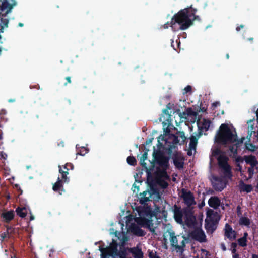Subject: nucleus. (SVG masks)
<instances>
[{"instance_id": "1", "label": "nucleus", "mask_w": 258, "mask_h": 258, "mask_svg": "<svg viewBox=\"0 0 258 258\" xmlns=\"http://www.w3.org/2000/svg\"><path fill=\"white\" fill-rule=\"evenodd\" d=\"M174 218L177 222L180 224H186L188 226L194 228L191 232V236L194 239L200 241H204L206 236L204 232L201 229L202 225L201 220L197 222L195 216L190 212L185 211L182 212L178 208H175L174 210Z\"/></svg>"}, {"instance_id": "2", "label": "nucleus", "mask_w": 258, "mask_h": 258, "mask_svg": "<svg viewBox=\"0 0 258 258\" xmlns=\"http://www.w3.org/2000/svg\"><path fill=\"white\" fill-rule=\"evenodd\" d=\"M195 10L186 8L180 11L174 16L170 22V27L173 31L178 29L185 30L192 25V21L195 19Z\"/></svg>"}, {"instance_id": "3", "label": "nucleus", "mask_w": 258, "mask_h": 258, "mask_svg": "<svg viewBox=\"0 0 258 258\" xmlns=\"http://www.w3.org/2000/svg\"><path fill=\"white\" fill-rule=\"evenodd\" d=\"M139 217L135 218L136 222L143 227H146L151 230L154 229V220L156 219L155 214L152 212L149 207L144 206L141 210L138 211Z\"/></svg>"}, {"instance_id": "4", "label": "nucleus", "mask_w": 258, "mask_h": 258, "mask_svg": "<svg viewBox=\"0 0 258 258\" xmlns=\"http://www.w3.org/2000/svg\"><path fill=\"white\" fill-rule=\"evenodd\" d=\"M236 132L227 125L222 124L215 137V141L219 143L226 144L236 141Z\"/></svg>"}, {"instance_id": "5", "label": "nucleus", "mask_w": 258, "mask_h": 258, "mask_svg": "<svg viewBox=\"0 0 258 258\" xmlns=\"http://www.w3.org/2000/svg\"><path fill=\"white\" fill-rule=\"evenodd\" d=\"M215 157L218 161L219 166L225 171V176L230 177V167L227 163V158L224 154L220 151L219 149L217 147H213L212 149V157H211V161L213 160V158Z\"/></svg>"}, {"instance_id": "6", "label": "nucleus", "mask_w": 258, "mask_h": 258, "mask_svg": "<svg viewBox=\"0 0 258 258\" xmlns=\"http://www.w3.org/2000/svg\"><path fill=\"white\" fill-rule=\"evenodd\" d=\"M157 161L159 164L160 168L162 170L158 172V183L162 187L165 188L168 185L167 181L169 179L168 176L165 171V170L168 167V161L166 158L161 157L157 159Z\"/></svg>"}, {"instance_id": "7", "label": "nucleus", "mask_w": 258, "mask_h": 258, "mask_svg": "<svg viewBox=\"0 0 258 258\" xmlns=\"http://www.w3.org/2000/svg\"><path fill=\"white\" fill-rule=\"evenodd\" d=\"M186 140V137L184 133L182 132H179L176 133L175 135H168L167 133L164 134L163 136H160L158 138V142L160 141H164L165 144H170L171 142L173 143H179L181 144L183 143Z\"/></svg>"}, {"instance_id": "8", "label": "nucleus", "mask_w": 258, "mask_h": 258, "mask_svg": "<svg viewBox=\"0 0 258 258\" xmlns=\"http://www.w3.org/2000/svg\"><path fill=\"white\" fill-rule=\"evenodd\" d=\"M169 236V239L172 245L177 250H182L185 245L184 241L185 239L183 237L178 235L177 237L174 236L173 232H169L168 233Z\"/></svg>"}, {"instance_id": "9", "label": "nucleus", "mask_w": 258, "mask_h": 258, "mask_svg": "<svg viewBox=\"0 0 258 258\" xmlns=\"http://www.w3.org/2000/svg\"><path fill=\"white\" fill-rule=\"evenodd\" d=\"M219 219L218 215L213 210L208 209L207 211V217L205 219L206 228L208 230L210 228L213 229Z\"/></svg>"}, {"instance_id": "10", "label": "nucleus", "mask_w": 258, "mask_h": 258, "mask_svg": "<svg viewBox=\"0 0 258 258\" xmlns=\"http://www.w3.org/2000/svg\"><path fill=\"white\" fill-rule=\"evenodd\" d=\"M132 219V216L127 215L125 217L126 226L128 227L129 229L135 234L138 236H143L144 235L143 231L138 227H132L130 225V220Z\"/></svg>"}, {"instance_id": "11", "label": "nucleus", "mask_w": 258, "mask_h": 258, "mask_svg": "<svg viewBox=\"0 0 258 258\" xmlns=\"http://www.w3.org/2000/svg\"><path fill=\"white\" fill-rule=\"evenodd\" d=\"M244 160L247 164L251 166V168L248 169V172L250 177L253 173V167L256 165L257 161L255 157L253 156H245Z\"/></svg>"}, {"instance_id": "12", "label": "nucleus", "mask_w": 258, "mask_h": 258, "mask_svg": "<svg viewBox=\"0 0 258 258\" xmlns=\"http://www.w3.org/2000/svg\"><path fill=\"white\" fill-rule=\"evenodd\" d=\"M15 4H12L8 2L7 0L4 1L1 6V11L2 13V16L6 15L10 13L13 8V5Z\"/></svg>"}, {"instance_id": "13", "label": "nucleus", "mask_w": 258, "mask_h": 258, "mask_svg": "<svg viewBox=\"0 0 258 258\" xmlns=\"http://www.w3.org/2000/svg\"><path fill=\"white\" fill-rule=\"evenodd\" d=\"M213 186L216 190L221 191L225 187V182L224 180H221L217 177H214L212 180Z\"/></svg>"}, {"instance_id": "14", "label": "nucleus", "mask_w": 258, "mask_h": 258, "mask_svg": "<svg viewBox=\"0 0 258 258\" xmlns=\"http://www.w3.org/2000/svg\"><path fill=\"white\" fill-rule=\"evenodd\" d=\"M182 197L183 198L185 203L188 206L196 204L193 196L190 192L183 190L182 191Z\"/></svg>"}, {"instance_id": "15", "label": "nucleus", "mask_w": 258, "mask_h": 258, "mask_svg": "<svg viewBox=\"0 0 258 258\" xmlns=\"http://www.w3.org/2000/svg\"><path fill=\"white\" fill-rule=\"evenodd\" d=\"M197 124L199 128L206 131L209 128L211 125V121L204 118H201L198 119Z\"/></svg>"}, {"instance_id": "16", "label": "nucleus", "mask_w": 258, "mask_h": 258, "mask_svg": "<svg viewBox=\"0 0 258 258\" xmlns=\"http://www.w3.org/2000/svg\"><path fill=\"white\" fill-rule=\"evenodd\" d=\"M186 118L192 122H195L197 118V112L194 111L191 108H188L184 112Z\"/></svg>"}, {"instance_id": "17", "label": "nucleus", "mask_w": 258, "mask_h": 258, "mask_svg": "<svg viewBox=\"0 0 258 258\" xmlns=\"http://www.w3.org/2000/svg\"><path fill=\"white\" fill-rule=\"evenodd\" d=\"M225 235L231 240L234 239L236 238V232L227 224L225 225Z\"/></svg>"}, {"instance_id": "18", "label": "nucleus", "mask_w": 258, "mask_h": 258, "mask_svg": "<svg viewBox=\"0 0 258 258\" xmlns=\"http://www.w3.org/2000/svg\"><path fill=\"white\" fill-rule=\"evenodd\" d=\"M197 144V139L196 137L192 136L190 139L189 150L187 153L188 155L191 156L192 155L193 152H195Z\"/></svg>"}, {"instance_id": "19", "label": "nucleus", "mask_w": 258, "mask_h": 258, "mask_svg": "<svg viewBox=\"0 0 258 258\" xmlns=\"http://www.w3.org/2000/svg\"><path fill=\"white\" fill-rule=\"evenodd\" d=\"M208 204L210 207L216 209L220 205V201L217 197H213L209 200Z\"/></svg>"}, {"instance_id": "20", "label": "nucleus", "mask_w": 258, "mask_h": 258, "mask_svg": "<svg viewBox=\"0 0 258 258\" xmlns=\"http://www.w3.org/2000/svg\"><path fill=\"white\" fill-rule=\"evenodd\" d=\"M2 216L4 220L6 222H9L12 220L14 216V213L13 211H10L5 212L2 213Z\"/></svg>"}, {"instance_id": "21", "label": "nucleus", "mask_w": 258, "mask_h": 258, "mask_svg": "<svg viewBox=\"0 0 258 258\" xmlns=\"http://www.w3.org/2000/svg\"><path fill=\"white\" fill-rule=\"evenodd\" d=\"M174 163L178 168H181L183 165V158L181 156H176L174 158Z\"/></svg>"}, {"instance_id": "22", "label": "nucleus", "mask_w": 258, "mask_h": 258, "mask_svg": "<svg viewBox=\"0 0 258 258\" xmlns=\"http://www.w3.org/2000/svg\"><path fill=\"white\" fill-rule=\"evenodd\" d=\"M239 189L241 191L249 192L253 189V187L251 185L246 184L243 182H241L239 185Z\"/></svg>"}, {"instance_id": "23", "label": "nucleus", "mask_w": 258, "mask_h": 258, "mask_svg": "<svg viewBox=\"0 0 258 258\" xmlns=\"http://www.w3.org/2000/svg\"><path fill=\"white\" fill-rule=\"evenodd\" d=\"M151 193L148 191H144L140 195V201L141 203H144L148 201L151 197Z\"/></svg>"}, {"instance_id": "24", "label": "nucleus", "mask_w": 258, "mask_h": 258, "mask_svg": "<svg viewBox=\"0 0 258 258\" xmlns=\"http://www.w3.org/2000/svg\"><path fill=\"white\" fill-rule=\"evenodd\" d=\"M29 210L27 207H18L16 209V212L17 214L21 217H24Z\"/></svg>"}, {"instance_id": "25", "label": "nucleus", "mask_w": 258, "mask_h": 258, "mask_svg": "<svg viewBox=\"0 0 258 258\" xmlns=\"http://www.w3.org/2000/svg\"><path fill=\"white\" fill-rule=\"evenodd\" d=\"M208 252L205 249H201L198 251L197 258H209Z\"/></svg>"}, {"instance_id": "26", "label": "nucleus", "mask_w": 258, "mask_h": 258, "mask_svg": "<svg viewBox=\"0 0 258 258\" xmlns=\"http://www.w3.org/2000/svg\"><path fill=\"white\" fill-rule=\"evenodd\" d=\"M117 232L115 233V236L116 237H117L118 239L120 241L122 244H124L125 242L127 241V238L125 235V234L122 232L121 233H119L118 235H117Z\"/></svg>"}, {"instance_id": "27", "label": "nucleus", "mask_w": 258, "mask_h": 258, "mask_svg": "<svg viewBox=\"0 0 258 258\" xmlns=\"http://www.w3.org/2000/svg\"><path fill=\"white\" fill-rule=\"evenodd\" d=\"M247 233H245L244 236L238 240V243L241 246H245L246 245V237Z\"/></svg>"}, {"instance_id": "28", "label": "nucleus", "mask_w": 258, "mask_h": 258, "mask_svg": "<svg viewBox=\"0 0 258 258\" xmlns=\"http://www.w3.org/2000/svg\"><path fill=\"white\" fill-rule=\"evenodd\" d=\"M62 186V185L61 181L60 180L59 178H58L57 181L54 184L53 186V189L54 191H56L58 189L60 188Z\"/></svg>"}, {"instance_id": "29", "label": "nucleus", "mask_w": 258, "mask_h": 258, "mask_svg": "<svg viewBox=\"0 0 258 258\" xmlns=\"http://www.w3.org/2000/svg\"><path fill=\"white\" fill-rule=\"evenodd\" d=\"M239 223L241 225H248L249 220L246 217H241L239 220Z\"/></svg>"}, {"instance_id": "30", "label": "nucleus", "mask_w": 258, "mask_h": 258, "mask_svg": "<svg viewBox=\"0 0 258 258\" xmlns=\"http://www.w3.org/2000/svg\"><path fill=\"white\" fill-rule=\"evenodd\" d=\"M127 161L129 164L134 165L136 161L134 157L130 156L127 158Z\"/></svg>"}, {"instance_id": "31", "label": "nucleus", "mask_w": 258, "mask_h": 258, "mask_svg": "<svg viewBox=\"0 0 258 258\" xmlns=\"http://www.w3.org/2000/svg\"><path fill=\"white\" fill-rule=\"evenodd\" d=\"M246 148L250 151H254L256 149V147L250 143H245Z\"/></svg>"}, {"instance_id": "32", "label": "nucleus", "mask_w": 258, "mask_h": 258, "mask_svg": "<svg viewBox=\"0 0 258 258\" xmlns=\"http://www.w3.org/2000/svg\"><path fill=\"white\" fill-rule=\"evenodd\" d=\"M59 172L62 174V177L64 179V181H67V174H68L67 171H62L61 168H60V166H59Z\"/></svg>"}, {"instance_id": "33", "label": "nucleus", "mask_w": 258, "mask_h": 258, "mask_svg": "<svg viewBox=\"0 0 258 258\" xmlns=\"http://www.w3.org/2000/svg\"><path fill=\"white\" fill-rule=\"evenodd\" d=\"M236 246H237V244L235 243H233L231 244V249L232 253L234 254L233 255L236 254L237 255V257L238 258L237 254L235 253Z\"/></svg>"}, {"instance_id": "34", "label": "nucleus", "mask_w": 258, "mask_h": 258, "mask_svg": "<svg viewBox=\"0 0 258 258\" xmlns=\"http://www.w3.org/2000/svg\"><path fill=\"white\" fill-rule=\"evenodd\" d=\"M239 144V142L236 143L234 146H233L232 147L230 148V151L233 154H235L236 153V152H237V144Z\"/></svg>"}, {"instance_id": "35", "label": "nucleus", "mask_w": 258, "mask_h": 258, "mask_svg": "<svg viewBox=\"0 0 258 258\" xmlns=\"http://www.w3.org/2000/svg\"><path fill=\"white\" fill-rule=\"evenodd\" d=\"M88 152V150L86 148L84 147H82L81 148V150L80 151V153H79L81 155H84L86 153H87Z\"/></svg>"}, {"instance_id": "36", "label": "nucleus", "mask_w": 258, "mask_h": 258, "mask_svg": "<svg viewBox=\"0 0 258 258\" xmlns=\"http://www.w3.org/2000/svg\"><path fill=\"white\" fill-rule=\"evenodd\" d=\"M191 87L190 86H187L184 89V93H186L191 91Z\"/></svg>"}, {"instance_id": "37", "label": "nucleus", "mask_w": 258, "mask_h": 258, "mask_svg": "<svg viewBox=\"0 0 258 258\" xmlns=\"http://www.w3.org/2000/svg\"><path fill=\"white\" fill-rule=\"evenodd\" d=\"M219 105H220L219 102H215L212 104V107L214 109H215V107H216L217 106H219Z\"/></svg>"}, {"instance_id": "38", "label": "nucleus", "mask_w": 258, "mask_h": 258, "mask_svg": "<svg viewBox=\"0 0 258 258\" xmlns=\"http://www.w3.org/2000/svg\"><path fill=\"white\" fill-rule=\"evenodd\" d=\"M0 157L3 159L5 160L7 158V155L4 152H1L0 154Z\"/></svg>"}, {"instance_id": "39", "label": "nucleus", "mask_w": 258, "mask_h": 258, "mask_svg": "<svg viewBox=\"0 0 258 258\" xmlns=\"http://www.w3.org/2000/svg\"><path fill=\"white\" fill-rule=\"evenodd\" d=\"M237 214H238V215L240 216V215H241V213L240 212V208L239 206L237 207Z\"/></svg>"}, {"instance_id": "40", "label": "nucleus", "mask_w": 258, "mask_h": 258, "mask_svg": "<svg viewBox=\"0 0 258 258\" xmlns=\"http://www.w3.org/2000/svg\"><path fill=\"white\" fill-rule=\"evenodd\" d=\"M236 160L237 162L242 161V158L240 157H238L236 158Z\"/></svg>"}, {"instance_id": "41", "label": "nucleus", "mask_w": 258, "mask_h": 258, "mask_svg": "<svg viewBox=\"0 0 258 258\" xmlns=\"http://www.w3.org/2000/svg\"><path fill=\"white\" fill-rule=\"evenodd\" d=\"M243 28V25H240V26L239 27H237L236 28V30L237 31H239L240 30L241 28Z\"/></svg>"}, {"instance_id": "42", "label": "nucleus", "mask_w": 258, "mask_h": 258, "mask_svg": "<svg viewBox=\"0 0 258 258\" xmlns=\"http://www.w3.org/2000/svg\"><path fill=\"white\" fill-rule=\"evenodd\" d=\"M1 236H2L3 239L5 238L7 236V233H4L3 234H2Z\"/></svg>"}, {"instance_id": "43", "label": "nucleus", "mask_w": 258, "mask_h": 258, "mask_svg": "<svg viewBox=\"0 0 258 258\" xmlns=\"http://www.w3.org/2000/svg\"><path fill=\"white\" fill-rule=\"evenodd\" d=\"M221 247L223 250H224V251L226 250V248L224 244H222Z\"/></svg>"}, {"instance_id": "44", "label": "nucleus", "mask_w": 258, "mask_h": 258, "mask_svg": "<svg viewBox=\"0 0 258 258\" xmlns=\"http://www.w3.org/2000/svg\"><path fill=\"white\" fill-rule=\"evenodd\" d=\"M66 79L68 80L69 83H71V78L69 77H67Z\"/></svg>"}, {"instance_id": "45", "label": "nucleus", "mask_w": 258, "mask_h": 258, "mask_svg": "<svg viewBox=\"0 0 258 258\" xmlns=\"http://www.w3.org/2000/svg\"><path fill=\"white\" fill-rule=\"evenodd\" d=\"M252 258H258V256L255 254H252Z\"/></svg>"}, {"instance_id": "46", "label": "nucleus", "mask_w": 258, "mask_h": 258, "mask_svg": "<svg viewBox=\"0 0 258 258\" xmlns=\"http://www.w3.org/2000/svg\"><path fill=\"white\" fill-rule=\"evenodd\" d=\"M164 113L166 114H168V112L167 110H164Z\"/></svg>"}, {"instance_id": "47", "label": "nucleus", "mask_w": 258, "mask_h": 258, "mask_svg": "<svg viewBox=\"0 0 258 258\" xmlns=\"http://www.w3.org/2000/svg\"><path fill=\"white\" fill-rule=\"evenodd\" d=\"M34 219V217L32 215L30 217V220H33Z\"/></svg>"}, {"instance_id": "48", "label": "nucleus", "mask_w": 258, "mask_h": 258, "mask_svg": "<svg viewBox=\"0 0 258 258\" xmlns=\"http://www.w3.org/2000/svg\"><path fill=\"white\" fill-rule=\"evenodd\" d=\"M168 24H165L164 26V28H168Z\"/></svg>"}, {"instance_id": "49", "label": "nucleus", "mask_w": 258, "mask_h": 258, "mask_svg": "<svg viewBox=\"0 0 258 258\" xmlns=\"http://www.w3.org/2000/svg\"><path fill=\"white\" fill-rule=\"evenodd\" d=\"M143 160H144L146 158V155L145 154L143 155Z\"/></svg>"}, {"instance_id": "50", "label": "nucleus", "mask_w": 258, "mask_h": 258, "mask_svg": "<svg viewBox=\"0 0 258 258\" xmlns=\"http://www.w3.org/2000/svg\"><path fill=\"white\" fill-rule=\"evenodd\" d=\"M19 25L20 26H21V27H22V26H23V24H22V23H21L19 24Z\"/></svg>"}, {"instance_id": "51", "label": "nucleus", "mask_w": 258, "mask_h": 258, "mask_svg": "<svg viewBox=\"0 0 258 258\" xmlns=\"http://www.w3.org/2000/svg\"><path fill=\"white\" fill-rule=\"evenodd\" d=\"M233 258H237V255L236 254L233 255Z\"/></svg>"}, {"instance_id": "52", "label": "nucleus", "mask_w": 258, "mask_h": 258, "mask_svg": "<svg viewBox=\"0 0 258 258\" xmlns=\"http://www.w3.org/2000/svg\"><path fill=\"white\" fill-rule=\"evenodd\" d=\"M133 188H136V186L135 184H133Z\"/></svg>"}, {"instance_id": "53", "label": "nucleus", "mask_w": 258, "mask_h": 258, "mask_svg": "<svg viewBox=\"0 0 258 258\" xmlns=\"http://www.w3.org/2000/svg\"><path fill=\"white\" fill-rule=\"evenodd\" d=\"M201 110L202 111H206V109L203 108Z\"/></svg>"}, {"instance_id": "54", "label": "nucleus", "mask_w": 258, "mask_h": 258, "mask_svg": "<svg viewBox=\"0 0 258 258\" xmlns=\"http://www.w3.org/2000/svg\"><path fill=\"white\" fill-rule=\"evenodd\" d=\"M243 140H244V138H242V140L240 141V143H242Z\"/></svg>"}, {"instance_id": "55", "label": "nucleus", "mask_w": 258, "mask_h": 258, "mask_svg": "<svg viewBox=\"0 0 258 258\" xmlns=\"http://www.w3.org/2000/svg\"><path fill=\"white\" fill-rule=\"evenodd\" d=\"M204 203H202V204H201V206H204Z\"/></svg>"}, {"instance_id": "56", "label": "nucleus", "mask_w": 258, "mask_h": 258, "mask_svg": "<svg viewBox=\"0 0 258 258\" xmlns=\"http://www.w3.org/2000/svg\"><path fill=\"white\" fill-rule=\"evenodd\" d=\"M227 58H228V57H229V55H228V54H227Z\"/></svg>"}, {"instance_id": "57", "label": "nucleus", "mask_w": 258, "mask_h": 258, "mask_svg": "<svg viewBox=\"0 0 258 258\" xmlns=\"http://www.w3.org/2000/svg\"><path fill=\"white\" fill-rule=\"evenodd\" d=\"M67 166V164L65 165L64 168H66V166Z\"/></svg>"}, {"instance_id": "58", "label": "nucleus", "mask_w": 258, "mask_h": 258, "mask_svg": "<svg viewBox=\"0 0 258 258\" xmlns=\"http://www.w3.org/2000/svg\"><path fill=\"white\" fill-rule=\"evenodd\" d=\"M67 166V164L65 165L64 168H66V166Z\"/></svg>"}, {"instance_id": "59", "label": "nucleus", "mask_w": 258, "mask_h": 258, "mask_svg": "<svg viewBox=\"0 0 258 258\" xmlns=\"http://www.w3.org/2000/svg\"><path fill=\"white\" fill-rule=\"evenodd\" d=\"M67 166V164L65 165L64 168H66V166Z\"/></svg>"}, {"instance_id": "60", "label": "nucleus", "mask_w": 258, "mask_h": 258, "mask_svg": "<svg viewBox=\"0 0 258 258\" xmlns=\"http://www.w3.org/2000/svg\"><path fill=\"white\" fill-rule=\"evenodd\" d=\"M12 2H13L14 1L13 0H11Z\"/></svg>"}]
</instances>
